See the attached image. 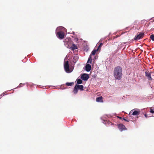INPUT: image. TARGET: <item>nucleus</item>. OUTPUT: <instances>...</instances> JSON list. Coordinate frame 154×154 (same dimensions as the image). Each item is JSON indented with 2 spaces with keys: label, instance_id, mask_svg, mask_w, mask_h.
Instances as JSON below:
<instances>
[{
  "label": "nucleus",
  "instance_id": "2eb2a0df",
  "mask_svg": "<svg viewBox=\"0 0 154 154\" xmlns=\"http://www.w3.org/2000/svg\"><path fill=\"white\" fill-rule=\"evenodd\" d=\"M82 81L80 79H78L77 80V83L78 84H80L82 83Z\"/></svg>",
  "mask_w": 154,
  "mask_h": 154
},
{
  "label": "nucleus",
  "instance_id": "39448f33",
  "mask_svg": "<svg viewBox=\"0 0 154 154\" xmlns=\"http://www.w3.org/2000/svg\"><path fill=\"white\" fill-rule=\"evenodd\" d=\"M81 78L84 81H87L89 78V76L88 74L83 73L81 74Z\"/></svg>",
  "mask_w": 154,
  "mask_h": 154
},
{
  "label": "nucleus",
  "instance_id": "6ab92c4d",
  "mask_svg": "<svg viewBox=\"0 0 154 154\" xmlns=\"http://www.w3.org/2000/svg\"><path fill=\"white\" fill-rule=\"evenodd\" d=\"M150 112L152 113H154V110H153L152 108H150Z\"/></svg>",
  "mask_w": 154,
  "mask_h": 154
},
{
  "label": "nucleus",
  "instance_id": "f3484780",
  "mask_svg": "<svg viewBox=\"0 0 154 154\" xmlns=\"http://www.w3.org/2000/svg\"><path fill=\"white\" fill-rule=\"evenodd\" d=\"M150 38L152 41H154V35H151L150 36Z\"/></svg>",
  "mask_w": 154,
  "mask_h": 154
},
{
  "label": "nucleus",
  "instance_id": "1a4fd4ad",
  "mask_svg": "<svg viewBox=\"0 0 154 154\" xmlns=\"http://www.w3.org/2000/svg\"><path fill=\"white\" fill-rule=\"evenodd\" d=\"M91 69V65L89 64H87L85 67V70L87 71H89Z\"/></svg>",
  "mask_w": 154,
  "mask_h": 154
},
{
  "label": "nucleus",
  "instance_id": "a211bd4d",
  "mask_svg": "<svg viewBox=\"0 0 154 154\" xmlns=\"http://www.w3.org/2000/svg\"><path fill=\"white\" fill-rule=\"evenodd\" d=\"M103 45V43H101L99 45V46L98 47L97 49V51L99 50H100V47H101Z\"/></svg>",
  "mask_w": 154,
  "mask_h": 154
},
{
  "label": "nucleus",
  "instance_id": "aec40b11",
  "mask_svg": "<svg viewBox=\"0 0 154 154\" xmlns=\"http://www.w3.org/2000/svg\"><path fill=\"white\" fill-rule=\"evenodd\" d=\"M123 120H125V121L128 122H129V121H128V120H127V119H125V118H123Z\"/></svg>",
  "mask_w": 154,
  "mask_h": 154
},
{
  "label": "nucleus",
  "instance_id": "9d476101",
  "mask_svg": "<svg viewBox=\"0 0 154 154\" xmlns=\"http://www.w3.org/2000/svg\"><path fill=\"white\" fill-rule=\"evenodd\" d=\"M77 49V46L74 44H73L72 45V46L70 47V49L72 50L73 51L75 49Z\"/></svg>",
  "mask_w": 154,
  "mask_h": 154
},
{
  "label": "nucleus",
  "instance_id": "7ed1b4c3",
  "mask_svg": "<svg viewBox=\"0 0 154 154\" xmlns=\"http://www.w3.org/2000/svg\"><path fill=\"white\" fill-rule=\"evenodd\" d=\"M78 89L80 90L81 91H83L84 90V86L82 85H78L76 84L74 87L73 90V92L74 94H76L78 91Z\"/></svg>",
  "mask_w": 154,
  "mask_h": 154
},
{
  "label": "nucleus",
  "instance_id": "412c9836",
  "mask_svg": "<svg viewBox=\"0 0 154 154\" xmlns=\"http://www.w3.org/2000/svg\"><path fill=\"white\" fill-rule=\"evenodd\" d=\"M145 117H146V118H147V117H148V116H147V115L146 114H145Z\"/></svg>",
  "mask_w": 154,
  "mask_h": 154
},
{
  "label": "nucleus",
  "instance_id": "9b49d317",
  "mask_svg": "<svg viewBox=\"0 0 154 154\" xmlns=\"http://www.w3.org/2000/svg\"><path fill=\"white\" fill-rule=\"evenodd\" d=\"M140 111H138L136 110H134L132 113V115L134 116H138L140 113Z\"/></svg>",
  "mask_w": 154,
  "mask_h": 154
},
{
  "label": "nucleus",
  "instance_id": "5701e85b",
  "mask_svg": "<svg viewBox=\"0 0 154 154\" xmlns=\"http://www.w3.org/2000/svg\"><path fill=\"white\" fill-rule=\"evenodd\" d=\"M151 72V74L152 73V72Z\"/></svg>",
  "mask_w": 154,
  "mask_h": 154
},
{
  "label": "nucleus",
  "instance_id": "f03ea898",
  "mask_svg": "<svg viewBox=\"0 0 154 154\" xmlns=\"http://www.w3.org/2000/svg\"><path fill=\"white\" fill-rule=\"evenodd\" d=\"M64 29V28L63 27H57V30H59V31L56 32V36L57 38L60 39H62L64 37V32L63 31L60 30Z\"/></svg>",
  "mask_w": 154,
  "mask_h": 154
},
{
  "label": "nucleus",
  "instance_id": "4be33fe9",
  "mask_svg": "<svg viewBox=\"0 0 154 154\" xmlns=\"http://www.w3.org/2000/svg\"><path fill=\"white\" fill-rule=\"evenodd\" d=\"M118 117L120 119H122V118L120 117Z\"/></svg>",
  "mask_w": 154,
  "mask_h": 154
},
{
  "label": "nucleus",
  "instance_id": "20e7f679",
  "mask_svg": "<svg viewBox=\"0 0 154 154\" xmlns=\"http://www.w3.org/2000/svg\"><path fill=\"white\" fill-rule=\"evenodd\" d=\"M144 35V33L143 32L138 33L137 35L135 36L134 39L135 40H138L143 38Z\"/></svg>",
  "mask_w": 154,
  "mask_h": 154
},
{
  "label": "nucleus",
  "instance_id": "423d86ee",
  "mask_svg": "<svg viewBox=\"0 0 154 154\" xmlns=\"http://www.w3.org/2000/svg\"><path fill=\"white\" fill-rule=\"evenodd\" d=\"M64 68L66 72H69V62L68 61L65 62L64 63Z\"/></svg>",
  "mask_w": 154,
  "mask_h": 154
},
{
  "label": "nucleus",
  "instance_id": "0eeeda50",
  "mask_svg": "<svg viewBox=\"0 0 154 154\" xmlns=\"http://www.w3.org/2000/svg\"><path fill=\"white\" fill-rule=\"evenodd\" d=\"M118 127L119 130L121 131L127 130V128H125V125L122 124L118 125Z\"/></svg>",
  "mask_w": 154,
  "mask_h": 154
},
{
  "label": "nucleus",
  "instance_id": "4468645a",
  "mask_svg": "<svg viewBox=\"0 0 154 154\" xmlns=\"http://www.w3.org/2000/svg\"><path fill=\"white\" fill-rule=\"evenodd\" d=\"M66 85L68 86H71L73 85L74 82H66Z\"/></svg>",
  "mask_w": 154,
  "mask_h": 154
},
{
  "label": "nucleus",
  "instance_id": "dca6fc26",
  "mask_svg": "<svg viewBox=\"0 0 154 154\" xmlns=\"http://www.w3.org/2000/svg\"><path fill=\"white\" fill-rule=\"evenodd\" d=\"M98 51L97 50H94L91 53V55H94L96 52V51Z\"/></svg>",
  "mask_w": 154,
  "mask_h": 154
},
{
  "label": "nucleus",
  "instance_id": "f257e3e1",
  "mask_svg": "<svg viewBox=\"0 0 154 154\" xmlns=\"http://www.w3.org/2000/svg\"><path fill=\"white\" fill-rule=\"evenodd\" d=\"M122 69L120 66H117L114 69L113 75L116 79H121L122 76Z\"/></svg>",
  "mask_w": 154,
  "mask_h": 154
},
{
  "label": "nucleus",
  "instance_id": "ddd939ff",
  "mask_svg": "<svg viewBox=\"0 0 154 154\" xmlns=\"http://www.w3.org/2000/svg\"><path fill=\"white\" fill-rule=\"evenodd\" d=\"M91 55H90L89 56V57L88 58V62H87V63H91L92 62V59H91Z\"/></svg>",
  "mask_w": 154,
  "mask_h": 154
},
{
  "label": "nucleus",
  "instance_id": "f8f14e48",
  "mask_svg": "<svg viewBox=\"0 0 154 154\" xmlns=\"http://www.w3.org/2000/svg\"><path fill=\"white\" fill-rule=\"evenodd\" d=\"M96 101L97 102H103L102 97L101 96L97 98Z\"/></svg>",
  "mask_w": 154,
  "mask_h": 154
},
{
  "label": "nucleus",
  "instance_id": "6e6552de",
  "mask_svg": "<svg viewBox=\"0 0 154 154\" xmlns=\"http://www.w3.org/2000/svg\"><path fill=\"white\" fill-rule=\"evenodd\" d=\"M145 75L146 76L148 77V79L149 80H152V78L151 77V72H149L146 71L145 72Z\"/></svg>",
  "mask_w": 154,
  "mask_h": 154
}]
</instances>
